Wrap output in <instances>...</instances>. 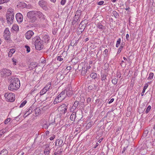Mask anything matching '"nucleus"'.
<instances>
[{"instance_id":"1","label":"nucleus","mask_w":155,"mask_h":155,"mask_svg":"<svg viewBox=\"0 0 155 155\" xmlns=\"http://www.w3.org/2000/svg\"><path fill=\"white\" fill-rule=\"evenodd\" d=\"M32 43L34 44L36 49L37 50H41L44 47L42 41H41L40 37L36 36L32 39Z\"/></svg>"},{"instance_id":"2","label":"nucleus","mask_w":155,"mask_h":155,"mask_svg":"<svg viewBox=\"0 0 155 155\" xmlns=\"http://www.w3.org/2000/svg\"><path fill=\"white\" fill-rule=\"evenodd\" d=\"M11 83L8 87L9 90L13 91L16 90L18 89L20 86V82L18 79L15 78L12 80Z\"/></svg>"},{"instance_id":"3","label":"nucleus","mask_w":155,"mask_h":155,"mask_svg":"<svg viewBox=\"0 0 155 155\" xmlns=\"http://www.w3.org/2000/svg\"><path fill=\"white\" fill-rule=\"evenodd\" d=\"M14 13L13 10L9 9L7 11L6 14V19L8 23L11 24L13 22L14 19Z\"/></svg>"},{"instance_id":"4","label":"nucleus","mask_w":155,"mask_h":155,"mask_svg":"<svg viewBox=\"0 0 155 155\" xmlns=\"http://www.w3.org/2000/svg\"><path fill=\"white\" fill-rule=\"evenodd\" d=\"M36 11H32L29 12L27 13V15L29 19V21L31 23L35 22L37 19L36 17Z\"/></svg>"},{"instance_id":"5","label":"nucleus","mask_w":155,"mask_h":155,"mask_svg":"<svg viewBox=\"0 0 155 155\" xmlns=\"http://www.w3.org/2000/svg\"><path fill=\"white\" fill-rule=\"evenodd\" d=\"M68 105L63 104L58 107V110L60 114H65L67 112Z\"/></svg>"},{"instance_id":"6","label":"nucleus","mask_w":155,"mask_h":155,"mask_svg":"<svg viewBox=\"0 0 155 155\" xmlns=\"http://www.w3.org/2000/svg\"><path fill=\"white\" fill-rule=\"evenodd\" d=\"M5 97L6 98L8 101L13 102L15 100V95L13 93H6L5 94Z\"/></svg>"},{"instance_id":"7","label":"nucleus","mask_w":155,"mask_h":155,"mask_svg":"<svg viewBox=\"0 0 155 155\" xmlns=\"http://www.w3.org/2000/svg\"><path fill=\"white\" fill-rule=\"evenodd\" d=\"M1 74L2 77H8L12 74L11 71L9 69L5 68L2 69L1 71Z\"/></svg>"},{"instance_id":"8","label":"nucleus","mask_w":155,"mask_h":155,"mask_svg":"<svg viewBox=\"0 0 155 155\" xmlns=\"http://www.w3.org/2000/svg\"><path fill=\"white\" fill-rule=\"evenodd\" d=\"M39 5L44 10H46L48 8V4L47 2L44 0H42L38 2Z\"/></svg>"},{"instance_id":"9","label":"nucleus","mask_w":155,"mask_h":155,"mask_svg":"<svg viewBox=\"0 0 155 155\" xmlns=\"http://www.w3.org/2000/svg\"><path fill=\"white\" fill-rule=\"evenodd\" d=\"M10 32L8 28H6L5 29L4 33V37L5 39L8 40L10 38Z\"/></svg>"},{"instance_id":"10","label":"nucleus","mask_w":155,"mask_h":155,"mask_svg":"<svg viewBox=\"0 0 155 155\" xmlns=\"http://www.w3.org/2000/svg\"><path fill=\"white\" fill-rule=\"evenodd\" d=\"M36 15L40 20H45V15L41 12L38 11H36Z\"/></svg>"},{"instance_id":"11","label":"nucleus","mask_w":155,"mask_h":155,"mask_svg":"<svg viewBox=\"0 0 155 155\" xmlns=\"http://www.w3.org/2000/svg\"><path fill=\"white\" fill-rule=\"evenodd\" d=\"M67 91L64 90L62 91V92L58 95L59 98L61 99V100H63L65 99V97L67 96L66 94Z\"/></svg>"},{"instance_id":"12","label":"nucleus","mask_w":155,"mask_h":155,"mask_svg":"<svg viewBox=\"0 0 155 155\" xmlns=\"http://www.w3.org/2000/svg\"><path fill=\"white\" fill-rule=\"evenodd\" d=\"M16 18L18 22H21L23 21V17L21 14L18 13L16 14Z\"/></svg>"},{"instance_id":"13","label":"nucleus","mask_w":155,"mask_h":155,"mask_svg":"<svg viewBox=\"0 0 155 155\" xmlns=\"http://www.w3.org/2000/svg\"><path fill=\"white\" fill-rule=\"evenodd\" d=\"M34 33L32 31H28L25 34V36L27 39H29L31 36L33 35Z\"/></svg>"},{"instance_id":"14","label":"nucleus","mask_w":155,"mask_h":155,"mask_svg":"<svg viewBox=\"0 0 155 155\" xmlns=\"http://www.w3.org/2000/svg\"><path fill=\"white\" fill-rule=\"evenodd\" d=\"M97 86L95 84H91L88 86V89L90 91H93L97 89Z\"/></svg>"},{"instance_id":"15","label":"nucleus","mask_w":155,"mask_h":155,"mask_svg":"<svg viewBox=\"0 0 155 155\" xmlns=\"http://www.w3.org/2000/svg\"><path fill=\"white\" fill-rule=\"evenodd\" d=\"M38 64L36 62H32L29 64L28 68L30 70H33L37 67Z\"/></svg>"},{"instance_id":"16","label":"nucleus","mask_w":155,"mask_h":155,"mask_svg":"<svg viewBox=\"0 0 155 155\" xmlns=\"http://www.w3.org/2000/svg\"><path fill=\"white\" fill-rule=\"evenodd\" d=\"M80 21V18L77 17L76 15H74V16L73 17L72 21V25L75 24L76 23H78Z\"/></svg>"},{"instance_id":"17","label":"nucleus","mask_w":155,"mask_h":155,"mask_svg":"<svg viewBox=\"0 0 155 155\" xmlns=\"http://www.w3.org/2000/svg\"><path fill=\"white\" fill-rule=\"evenodd\" d=\"M87 21L86 19L82 21L80 23L79 26L81 25V27H83L84 29H85V27L87 26Z\"/></svg>"},{"instance_id":"18","label":"nucleus","mask_w":155,"mask_h":155,"mask_svg":"<svg viewBox=\"0 0 155 155\" xmlns=\"http://www.w3.org/2000/svg\"><path fill=\"white\" fill-rule=\"evenodd\" d=\"M67 91L66 94L67 95L68 97H71L73 93L72 89L71 88H69L68 89H65Z\"/></svg>"},{"instance_id":"19","label":"nucleus","mask_w":155,"mask_h":155,"mask_svg":"<svg viewBox=\"0 0 155 155\" xmlns=\"http://www.w3.org/2000/svg\"><path fill=\"white\" fill-rule=\"evenodd\" d=\"M76 117V112H73L70 117V120L74 122Z\"/></svg>"},{"instance_id":"20","label":"nucleus","mask_w":155,"mask_h":155,"mask_svg":"<svg viewBox=\"0 0 155 155\" xmlns=\"http://www.w3.org/2000/svg\"><path fill=\"white\" fill-rule=\"evenodd\" d=\"M107 75L105 73L101 74V81L104 82H106V80H107Z\"/></svg>"},{"instance_id":"21","label":"nucleus","mask_w":155,"mask_h":155,"mask_svg":"<svg viewBox=\"0 0 155 155\" xmlns=\"http://www.w3.org/2000/svg\"><path fill=\"white\" fill-rule=\"evenodd\" d=\"M33 110L34 109L33 107H30L29 108L28 110V111H27L24 114V116L26 114H27V115L26 116V117L28 115L30 114L32 112Z\"/></svg>"},{"instance_id":"22","label":"nucleus","mask_w":155,"mask_h":155,"mask_svg":"<svg viewBox=\"0 0 155 155\" xmlns=\"http://www.w3.org/2000/svg\"><path fill=\"white\" fill-rule=\"evenodd\" d=\"M8 151L6 149L2 150L0 153V155H8Z\"/></svg>"},{"instance_id":"23","label":"nucleus","mask_w":155,"mask_h":155,"mask_svg":"<svg viewBox=\"0 0 155 155\" xmlns=\"http://www.w3.org/2000/svg\"><path fill=\"white\" fill-rule=\"evenodd\" d=\"M90 76L91 78L94 79H95L97 78V74L95 72L91 73L90 74Z\"/></svg>"},{"instance_id":"24","label":"nucleus","mask_w":155,"mask_h":155,"mask_svg":"<svg viewBox=\"0 0 155 155\" xmlns=\"http://www.w3.org/2000/svg\"><path fill=\"white\" fill-rule=\"evenodd\" d=\"M79 9L78 8V9L75 12V15H76V16L80 18L82 11L81 10Z\"/></svg>"},{"instance_id":"25","label":"nucleus","mask_w":155,"mask_h":155,"mask_svg":"<svg viewBox=\"0 0 155 155\" xmlns=\"http://www.w3.org/2000/svg\"><path fill=\"white\" fill-rule=\"evenodd\" d=\"M61 99L60 98H59L58 96L56 97L54 101V104H57L58 103H59L62 100H61Z\"/></svg>"},{"instance_id":"26","label":"nucleus","mask_w":155,"mask_h":155,"mask_svg":"<svg viewBox=\"0 0 155 155\" xmlns=\"http://www.w3.org/2000/svg\"><path fill=\"white\" fill-rule=\"evenodd\" d=\"M97 26L98 28L100 29H104L105 28V26L103 25L100 22L97 24Z\"/></svg>"},{"instance_id":"27","label":"nucleus","mask_w":155,"mask_h":155,"mask_svg":"<svg viewBox=\"0 0 155 155\" xmlns=\"http://www.w3.org/2000/svg\"><path fill=\"white\" fill-rule=\"evenodd\" d=\"M15 49L12 48L10 49L8 53V56L9 57H11L12 56V54L15 53Z\"/></svg>"},{"instance_id":"28","label":"nucleus","mask_w":155,"mask_h":155,"mask_svg":"<svg viewBox=\"0 0 155 155\" xmlns=\"http://www.w3.org/2000/svg\"><path fill=\"white\" fill-rule=\"evenodd\" d=\"M51 82H48L45 87V88L48 91L51 88Z\"/></svg>"},{"instance_id":"29","label":"nucleus","mask_w":155,"mask_h":155,"mask_svg":"<svg viewBox=\"0 0 155 155\" xmlns=\"http://www.w3.org/2000/svg\"><path fill=\"white\" fill-rule=\"evenodd\" d=\"M124 44H123V43H122L120 47L118 49V51L117 52V54H119L121 52L122 49L124 47Z\"/></svg>"},{"instance_id":"30","label":"nucleus","mask_w":155,"mask_h":155,"mask_svg":"<svg viewBox=\"0 0 155 155\" xmlns=\"http://www.w3.org/2000/svg\"><path fill=\"white\" fill-rule=\"evenodd\" d=\"M118 81V78H114L113 79H112L111 81L112 83L114 85L116 84L117 82Z\"/></svg>"},{"instance_id":"31","label":"nucleus","mask_w":155,"mask_h":155,"mask_svg":"<svg viewBox=\"0 0 155 155\" xmlns=\"http://www.w3.org/2000/svg\"><path fill=\"white\" fill-rule=\"evenodd\" d=\"M48 91L45 87L43 88L40 92V94L41 95H42L45 94Z\"/></svg>"},{"instance_id":"32","label":"nucleus","mask_w":155,"mask_h":155,"mask_svg":"<svg viewBox=\"0 0 155 155\" xmlns=\"http://www.w3.org/2000/svg\"><path fill=\"white\" fill-rule=\"evenodd\" d=\"M12 29L15 31H17L19 29L18 26L17 25H14L12 27Z\"/></svg>"},{"instance_id":"33","label":"nucleus","mask_w":155,"mask_h":155,"mask_svg":"<svg viewBox=\"0 0 155 155\" xmlns=\"http://www.w3.org/2000/svg\"><path fill=\"white\" fill-rule=\"evenodd\" d=\"M63 140H62L58 139L56 142L55 145H56L57 142H58V146L61 145L63 143Z\"/></svg>"},{"instance_id":"34","label":"nucleus","mask_w":155,"mask_h":155,"mask_svg":"<svg viewBox=\"0 0 155 155\" xmlns=\"http://www.w3.org/2000/svg\"><path fill=\"white\" fill-rule=\"evenodd\" d=\"M93 124V122L92 121H91L90 122L87 123V124L86 127L87 129H88L90 127H91Z\"/></svg>"},{"instance_id":"35","label":"nucleus","mask_w":155,"mask_h":155,"mask_svg":"<svg viewBox=\"0 0 155 155\" xmlns=\"http://www.w3.org/2000/svg\"><path fill=\"white\" fill-rule=\"evenodd\" d=\"M120 42H121V39H120V38L118 39V40L117 41L116 44V47L118 48L119 47L120 44Z\"/></svg>"},{"instance_id":"36","label":"nucleus","mask_w":155,"mask_h":155,"mask_svg":"<svg viewBox=\"0 0 155 155\" xmlns=\"http://www.w3.org/2000/svg\"><path fill=\"white\" fill-rule=\"evenodd\" d=\"M153 73L150 72L149 74V77L148 78V80H151L153 79Z\"/></svg>"},{"instance_id":"37","label":"nucleus","mask_w":155,"mask_h":155,"mask_svg":"<svg viewBox=\"0 0 155 155\" xmlns=\"http://www.w3.org/2000/svg\"><path fill=\"white\" fill-rule=\"evenodd\" d=\"M50 124H49L48 125L47 123H45L44 124L43 126V128L47 129H48L49 126Z\"/></svg>"},{"instance_id":"38","label":"nucleus","mask_w":155,"mask_h":155,"mask_svg":"<svg viewBox=\"0 0 155 155\" xmlns=\"http://www.w3.org/2000/svg\"><path fill=\"white\" fill-rule=\"evenodd\" d=\"M73 105L77 108L79 107H78V106L79 105V102L77 101H75L73 104Z\"/></svg>"},{"instance_id":"39","label":"nucleus","mask_w":155,"mask_h":155,"mask_svg":"<svg viewBox=\"0 0 155 155\" xmlns=\"http://www.w3.org/2000/svg\"><path fill=\"white\" fill-rule=\"evenodd\" d=\"M112 14L116 18H117L119 16L118 13L116 11H113Z\"/></svg>"},{"instance_id":"40","label":"nucleus","mask_w":155,"mask_h":155,"mask_svg":"<svg viewBox=\"0 0 155 155\" xmlns=\"http://www.w3.org/2000/svg\"><path fill=\"white\" fill-rule=\"evenodd\" d=\"M151 109V106L150 105H149L147 107V108L146 111H145V113L146 114H148L150 110Z\"/></svg>"},{"instance_id":"41","label":"nucleus","mask_w":155,"mask_h":155,"mask_svg":"<svg viewBox=\"0 0 155 155\" xmlns=\"http://www.w3.org/2000/svg\"><path fill=\"white\" fill-rule=\"evenodd\" d=\"M50 150L48 149H45L44 151V153H45L46 155H48L50 153Z\"/></svg>"},{"instance_id":"42","label":"nucleus","mask_w":155,"mask_h":155,"mask_svg":"<svg viewBox=\"0 0 155 155\" xmlns=\"http://www.w3.org/2000/svg\"><path fill=\"white\" fill-rule=\"evenodd\" d=\"M26 103H27L26 101V100L24 101L21 104H20V105L19 106V107H23L25 105V104Z\"/></svg>"},{"instance_id":"43","label":"nucleus","mask_w":155,"mask_h":155,"mask_svg":"<svg viewBox=\"0 0 155 155\" xmlns=\"http://www.w3.org/2000/svg\"><path fill=\"white\" fill-rule=\"evenodd\" d=\"M9 1V0H0V4H3L5 3H7Z\"/></svg>"},{"instance_id":"44","label":"nucleus","mask_w":155,"mask_h":155,"mask_svg":"<svg viewBox=\"0 0 155 155\" xmlns=\"http://www.w3.org/2000/svg\"><path fill=\"white\" fill-rule=\"evenodd\" d=\"M148 86V85L147 83L146 84L145 86L143 87V93H144L145 91V90L147 89Z\"/></svg>"},{"instance_id":"45","label":"nucleus","mask_w":155,"mask_h":155,"mask_svg":"<svg viewBox=\"0 0 155 155\" xmlns=\"http://www.w3.org/2000/svg\"><path fill=\"white\" fill-rule=\"evenodd\" d=\"M57 151V149L55 150V152L54 153V155H59L61 154V153L62 152V151L61 150H60V152L59 153L58 152H57L56 151Z\"/></svg>"},{"instance_id":"46","label":"nucleus","mask_w":155,"mask_h":155,"mask_svg":"<svg viewBox=\"0 0 155 155\" xmlns=\"http://www.w3.org/2000/svg\"><path fill=\"white\" fill-rule=\"evenodd\" d=\"M25 48L26 49L27 53H28L30 52V47L28 45H25Z\"/></svg>"},{"instance_id":"47","label":"nucleus","mask_w":155,"mask_h":155,"mask_svg":"<svg viewBox=\"0 0 155 155\" xmlns=\"http://www.w3.org/2000/svg\"><path fill=\"white\" fill-rule=\"evenodd\" d=\"M87 72V71L82 70L81 71V74L82 75H84Z\"/></svg>"},{"instance_id":"48","label":"nucleus","mask_w":155,"mask_h":155,"mask_svg":"<svg viewBox=\"0 0 155 155\" xmlns=\"http://www.w3.org/2000/svg\"><path fill=\"white\" fill-rule=\"evenodd\" d=\"M57 60L58 61H61L63 60V58H62V56L60 55L57 57Z\"/></svg>"},{"instance_id":"49","label":"nucleus","mask_w":155,"mask_h":155,"mask_svg":"<svg viewBox=\"0 0 155 155\" xmlns=\"http://www.w3.org/2000/svg\"><path fill=\"white\" fill-rule=\"evenodd\" d=\"M40 111V110L38 108H36L35 110V112L36 114H39V113Z\"/></svg>"},{"instance_id":"50","label":"nucleus","mask_w":155,"mask_h":155,"mask_svg":"<svg viewBox=\"0 0 155 155\" xmlns=\"http://www.w3.org/2000/svg\"><path fill=\"white\" fill-rule=\"evenodd\" d=\"M108 50L107 49H105L103 52V54H104V56H107V53L108 52Z\"/></svg>"},{"instance_id":"51","label":"nucleus","mask_w":155,"mask_h":155,"mask_svg":"<svg viewBox=\"0 0 155 155\" xmlns=\"http://www.w3.org/2000/svg\"><path fill=\"white\" fill-rule=\"evenodd\" d=\"M12 61L13 62V64L14 65H16V60L15 59L13 58L12 59Z\"/></svg>"},{"instance_id":"52","label":"nucleus","mask_w":155,"mask_h":155,"mask_svg":"<svg viewBox=\"0 0 155 155\" xmlns=\"http://www.w3.org/2000/svg\"><path fill=\"white\" fill-rule=\"evenodd\" d=\"M10 120V118H7L5 121V124H7L8 123V122H9Z\"/></svg>"},{"instance_id":"53","label":"nucleus","mask_w":155,"mask_h":155,"mask_svg":"<svg viewBox=\"0 0 155 155\" xmlns=\"http://www.w3.org/2000/svg\"><path fill=\"white\" fill-rule=\"evenodd\" d=\"M148 133V130H145L143 132V135L144 136H146Z\"/></svg>"},{"instance_id":"54","label":"nucleus","mask_w":155,"mask_h":155,"mask_svg":"<svg viewBox=\"0 0 155 155\" xmlns=\"http://www.w3.org/2000/svg\"><path fill=\"white\" fill-rule=\"evenodd\" d=\"M104 3V1H101L98 2L97 4L99 5H103Z\"/></svg>"},{"instance_id":"55","label":"nucleus","mask_w":155,"mask_h":155,"mask_svg":"<svg viewBox=\"0 0 155 155\" xmlns=\"http://www.w3.org/2000/svg\"><path fill=\"white\" fill-rule=\"evenodd\" d=\"M5 132L6 131L5 129H2L0 131V134L2 135L5 133Z\"/></svg>"},{"instance_id":"56","label":"nucleus","mask_w":155,"mask_h":155,"mask_svg":"<svg viewBox=\"0 0 155 155\" xmlns=\"http://www.w3.org/2000/svg\"><path fill=\"white\" fill-rule=\"evenodd\" d=\"M126 62H125L124 61H122L121 63H120V65L122 66L123 65H125L126 64Z\"/></svg>"},{"instance_id":"57","label":"nucleus","mask_w":155,"mask_h":155,"mask_svg":"<svg viewBox=\"0 0 155 155\" xmlns=\"http://www.w3.org/2000/svg\"><path fill=\"white\" fill-rule=\"evenodd\" d=\"M66 2V0H61V4L64 5L65 4Z\"/></svg>"},{"instance_id":"58","label":"nucleus","mask_w":155,"mask_h":155,"mask_svg":"<svg viewBox=\"0 0 155 155\" xmlns=\"http://www.w3.org/2000/svg\"><path fill=\"white\" fill-rule=\"evenodd\" d=\"M49 36L48 35H45V36L44 37V39L45 38L46 39H47V40H46L47 41H48L49 40Z\"/></svg>"},{"instance_id":"59","label":"nucleus","mask_w":155,"mask_h":155,"mask_svg":"<svg viewBox=\"0 0 155 155\" xmlns=\"http://www.w3.org/2000/svg\"><path fill=\"white\" fill-rule=\"evenodd\" d=\"M55 136L54 135L53 136L49 138L50 140H53L55 138Z\"/></svg>"},{"instance_id":"60","label":"nucleus","mask_w":155,"mask_h":155,"mask_svg":"<svg viewBox=\"0 0 155 155\" xmlns=\"http://www.w3.org/2000/svg\"><path fill=\"white\" fill-rule=\"evenodd\" d=\"M126 40L127 41H128L129 38V35L128 34H126Z\"/></svg>"},{"instance_id":"61","label":"nucleus","mask_w":155,"mask_h":155,"mask_svg":"<svg viewBox=\"0 0 155 155\" xmlns=\"http://www.w3.org/2000/svg\"><path fill=\"white\" fill-rule=\"evenodd\" d=\"M114 98L111 99L108 102L109 104H110L111 103L113 102L114 101Z\"/></svg>"},{"instance_id":"62","label":"nucleus","mask_w":155,"mask_h":155,"mask_svg":"<svg viewBox=\"0 0 155 155\" xmlns=\"http://www.w3.org/2000/svg\"><path fill=\"white\" fill-rule=\"evenodd\" d=\"M152 145L153 146H155V139L152 142Z\"/></svg>"},{"instance_id":"63","label":"nucleus","mask_w":155,"mask_h":155,"mask_svg":"<svg viewBox=\"0 0 155 155\" xmlns=\"http://www.w3.org/2000/svg\"><path fill=\"white\" fill-rule=\"evenodd\" d=\"M49 133V131L48 130H47L45 133V134L46 136H47L48 135Z\"/></svg>"},{"instance_id":"64","label":"nucleus","mask_w":155,"mask_h":155,"mask_svg":"<svg viewBox=\"0 0 155 155\" xmlns=\"http://www.w3.org/2000/svg\"><path fill=\"white\" fill-rule=\"evenodd\" d=\"M71 67L70 66H68L67 68L66 69L68 70H70L71 69Z\"/></svg>"}]
</instances>
